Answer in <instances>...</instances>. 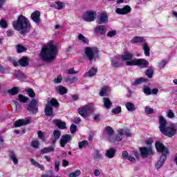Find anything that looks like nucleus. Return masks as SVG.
I'll list each match as a JSON object with an SVG mask.
<instances>
[{
	"label": "nucleus",
	"mask_w": 177,
	"mask_h": 177,
	"mask_svg": "<svg viewBox=\"0 0 177 177\" xmlns=\"http://www.w3.org/2000/svg\"><path fill=\"white\" fill-rule=\"evenodd\" d=\"M58 52L57 45H56L53 41L50 40L43 46L40 51L39 57L43 62L49 63L56 59Z\"/></svg>",
	"instance_id": "nucleus-1"
},
{
	"label": "nucleus",
	"mask_w": 177,
	"mask_h": 177,
	"mask_svg": "<svg viewBox=\"0 0 177 177\" xmlns=\"http://www.w3.org/2000/svg\"><path fill=\"white\" fill-rule=\"evenodd\" d=\"M14 30L19 31L20 34L24 35L25 32H28L31 28V24L27 17L19 15L16 21L12 23Z\"/></svg>",
	"instance_id": "nucleus-2"
},
{
	"label": "nucleus",
	"mask_w": 177,
	"mask_h": 177,
	"mask_svg": "<svg viewBox=\"0 0 177 177\" xmlns=\"http://www.w3.org/2000/svg\"><path fill=\"white\" fill-rule=\"evenodd\" d=\"M159 129L163 135L165 136H168V138H172L175 133H176V129L175 126L171 125L170 127H167L168 122H167V120L165 119L162 116H159Z\"/></svg>",
	"instance_id": "nucleus-3"
},
{
	"label": "nucleus",
	"mask_w": 177,
	"mask_h": 177,
	"mask_svg": "<svg viewBox=\"0 0 177 177\" xmlns=\"http://www.w3.org/2000/svg\"><path fill=\"white\" fill-rule=\"evenodd\" d=\"M95 106L93 104H88L84 106H82L78 109L80 115H82L84 118H86L92 111H94Z\"/></svg>",
	"instance_id": "nucleus-4"
},
{
	"label": "nucleus",
	"mask_w": 177,
	"mask_h": 177,
	"mask_svg": "<svg viewBox=\"0 0 177 177\" xmlns=\"http://www.w3.org/2000/svg\"><path fill=\"white\" fill-rule=\"evenodd\" d=\"M52 107H59V102L55 98H52L48 102V104L46 106L44 110L46 115H48L49 117H50V115L53 114V108Z\"/></svg>",
	"instance_id": "nucleus-5"
},
{
	"label": "nucleus",
	"mask_w": 177,
	"mask_h": 177,
	"mask_svg": "<svg viewBox=\"0 0 177 177\" xmlns=\"http://www.w3.org/2000/svg\"><path fill=\"white\" fill-rule=\"evenodd\" d=\"M127 66H138L142 68L149 67V62L145 59H135L133 61L127 62Z\"/></svg>",
	"instance_id": "nucleus-6"
},
{
	"label": "nucleus",
	"mask_w": 177,
	"mask_h": 177,
	"mask_svg": "<svg viewBox=\"0 0 177 177\" xmlns=\"http://www.w3.org/2000/svg\"><path fill=\"white\" fill-rule=\"evenodd\" d=\"M84 53L88 60L92 62L95 59V55L97 53V48L96 47H86L84 50Z\"/></svg>",
	"instance_id": "nucleus-7"
},
{
	"label": "nucleus",
	"mask_w": 177,
	"mask_h": 177,
	"mask_svg": "<svg viewBox=\"0 0 177 177\" xmlns=\"http://www.w3.org/2000/svg\"><path fill=\"white\" fill-rule=\"evenodd\" d=\"M96 16H97V14L95 11L88 10L84 13L83 16V20H84V21L91 23V21H95Z\"/></svg>",
	"instance_id": "nucleus-8"
},
{
	"label": "nucleus",
	"mask_w": 177,
	"mask_h": 177,
	"mask_svg": "<svg viewBox=\"0 0 177 177\" xmlns=\"http://www.w3.org/2000/svg\"><path fill=\"white\" fill-rule=\"evenodd\" d=\"M124 135H126V136H127L128 138L132 136V133H131V131H129V130L128 129L122 130L120 129L119 130H118V133L116 134L115 140H117V142H121V140H122V138L124 137Z\"/></svg>",
	"instance_id": "nucleus-9"
},
{
	"label": "nucleus",
	"mask_w": 177,
	"mask_h": 177,
	"mask_svg": "<svg viewBox=\"0 0 177 177\" xmlns=\"http://www.w3.org/2000/svg\"><path fill=\"white\" fill-rule=\"evenodd\" d=\"M37 104H38V100L32 99L28 105V111L32 113V114H37V113H38V106H37Z\"/></svg>",
	"instance_id": "nucleus-10"
},
{
	"label": "nucleus",
	"mask_w": 177,
	"mask_h": 177,
	"mask_svg": "<svg viewBox=\"0 0 177 177\" xmlns=\"http://www.w3.org/2000/svg\"><path fill=\"white\" fill-rule=\"evenodd\" d=\"M155 146L157 151L162 153V156H167V154H168V149L164 146L163 143L157 141L155 144Z\"/></svg>",
	"instance_id": "nucleus-11"
},
{
	"label": "nucleus",
	"mask_w": 177,
	"mask_h": 177,
	"mask_svg": "<svg viewBox=\"0 0 177 177\" xmlns=\"http://www.w3.org/2000/svg\"><path fill=\"white\" fill-rule=\"evenodd\" d=\"M140 152L141 156H152V154H154L152 146L141 147H140Z\"/></svg>",
	"instance_id": "nucleus-12"
},
{
	"label": "nucleus",
	"mask_w": 177,
	"mask_h": 177,
	"mask_svg": "<svg viewBox=\"0 0 177 177\" xmlns=\"http://www.w3.org/2000/svg\"><path fill=\"white\" fill-rule=\"evenodd\" d=\"M120 57V59L122 62H126L127 66H128V62H132L133 61V54L129 51H125Z\"/></svg>",
	"instance_id": "nucleus-13"
},
{
	"label": "nucleus",
	"mask_w": 177,
	"mask_h": 177,
	"mask_svg": "<svg viewBox=\"0 0 177 177\" xmlns=\"http://www.w3.org/2000/svg\"><path fill=\"white\" fill-rule=\"evenodd\" d=\"M31 122V118H27L25 119H19L17 120L15 124L14 127L15 128H19L20 127H23L24 125H28Z\"/></svg>",
	"instance_id": "nucleus-14"
},
{
	"label": "nucleus",
	"mask_w": 177,
	"mask_h": 177,
	"mask_svg": "<svg viewBox=\"0 0 177 177\" xmlns=\"http://www.w3.org/2000/svg\"><path fill=\"white\" fill-rule=\"evenodd\" d=\"M111 66L112 67H121L122 66V60L120 55H116L113 57L111 59Z\"/></svg>",
	"instance_id": "nucleus-15"
},
{
	"label": "nucleus",
	"mask_w": 177,
	"mask_h": 177,
	"mask_svg": "<svg viewBox=\"0 0 177 177\" xmlns=\"http://www.w3.org/2000/svg\"><path fill=\"white\" fill-rule=\"evenodd\" d=\"M70 140H71V136L68 134L62 136L59 141L61 147H64Z\"/></svg>",
	"instance_id": "nucleus-16"
},
{
	"label": "nucleus",
	"mask_w": 177,
	"mask_h": 177,
	"mask_svg": "<svg viewBox=\"0 0 177 177\" xmlns=\"http://www.w3.org/2000/svg\"><path fill=\"white\" fill-rule=\"evenodd\" d=\"M131 8L129 6H125L123 8H116L115 13L118 15H128L131 13Z\"/></svg>",
	"instance_id": "nucleus-17"
},
{
	"label": "nucleus",
	"mask_w": 177,
	"mask_h": 177,
	"mask_svg": "<svg viewBox=\"0 0 177 177\" xmlns=\"http://www.w3.org/2000/svg\"><path fill=\"white\" fill-rule=\"evenodd\" d=\"M31 19L37 24L41 23V12L35 11L34 12H32L31 15Z\"/></svg>",
	"instance_id": "nucleus-18"
},
{
	"label": "nucleus",
	"mask_w": 177,
	"mask_h": 177,
	"mask_svg": "<svg viewBox=\"0 0 177 177\" xmlns=\"http://www.w3.org/2000/svg\"><path fill=\"white\" fill-rule=\"evenodd\" d=\"M109 22V17H107V14L102 13L97 19L98 24H106V23Z\"/></svg>",
	"instance_id": "nucleus-19"
},
{
	"label": "nucleus",
	"mask_w": 177,
	"mask_h": 177,
	"mask_svg": "<svg viewBox=\"0 0 177 177\" xmlns=\"http://www.w3.org/2000/svg\"><path fill=\"white\" fill-rule=\"evenodd\" d=\"M95 32H96V34L104 35V34L107 32V28L104 26L98 25L95 28Z\"/></svg>",
	"instance_id": "nucleus-20"
},
{
	"label": "nucleus",
	"mask_w": 177,
	"mask_h": 177,
	"mask_svg": "<svg viewBox=\"0 0 177 177\" xmlns=\"http://www.w3.org/2000/svg\"><path fill=\"white\" fill-rule=\"evenodd\" d=\"M165 160H167V156H161L159 160L155 165V168L157 171H159L160 168L164 165L165 162Z\"/></svg>",
	"instance_id": "nucleus-21"
},
{
	"label": "nucleus",
	"mask_w": 177,
	"mask_h": 177,
	"mask_svg": "<svg viewBox=\"0 0 177 177\" xmlns=\"http://www.w3.org/2000/svg\"><path fill=\"white\" fill-rule=\"evenodd\" d=\"M104 103V107L105 109H111L113 107V102H111V100H110V98L109 97H104L102 100Z\"/></svg>",
	"instance_id": "nucleus-22"
},
{
	"label": "nucleus",
	"mask_w": 177,
	"mask_h": 177,
	"mask_svg": "<svg viewBox=\"0 0 177 177\" xmlns=\"http://www.w3.org/2000/svg\"><path fill=\"white\" fill-rule=\"evenodd\" d=\"M96 73H97V68H91L89 71L84 73V77H95L96 75Z\"/></svg>",
	"instance_id": "nucleus-23"
},
{
	"label": "nucleus",
	"mask_w": 177,
	"mask_h": 177,
	"mask_svg": "<svg viewBox=\"0 0 177 177\" xmlns=\"http://www.w3.org/2000/svg\"><path fill=\"white\" fill-rule=\"evenodd\" d=\"M122 158L124 160H128L130 162H136V160H139V158H140V156H123Z\"/></svg>",
	"instance_id": "nucleus-24"
},
{
	"label": "nucleus",
	"mask_w": 177,
	"mask_h": 177,
	"mask_svg": "<svg viewBox=\"0 0 177 177\" xmlns=\"http://www.w3.org/2000/svg\"><path fill=\"white\" fill-rule=\"evenodd\" d=\"M142 49L144 50V54L146 57H150V47L147 43H143L142 44Z\"/></svg>",
	"instance_id": "nucleus-25"
},
{
	"label": "nucleus",
	"mask_w": 177,
	"mask_h": 177,
	"mask_svg": "<svg viewBox=\"0 0 177 177\" xmlns=\"http://www.w3.org/2000/svg\"><path fill=\"white\" fill-rule=\"evenodd\" d=\"M54 124L59 129H66V122H62V120H54Z\"/></svg>",
	"instance_id": "nucleus-26"
},
{
	"label": "nucleus",
	"mask_w": 177,
	"mask_h": 177,
	"mask_svg": "<svg viewBox=\"0 0 177 177\" xmlns=\"http://www.w3.org/2000/svg\"><path fill=\"white\" fill-rule=\"evenodd\" d=\"M77 39L80 41V42H82V44H86V45H88L89 44V39L86 38L84 35L82 34H79L77 36Z\"/></svg>",
	"instance_id": "nucleus-27"
},
{
	"label": "nucleus",
	"mask_w": 177,
	"mask_h": 177,
	"mask_svg": "<svg viewBox=\"0 0 177 177\" xmlns=\"http://www.w3.org/2000/svg\"><path fill=\"white\" fill-rule=\"evenodd\" d=\"M66 5L64 4V3L62 2V1H57L54 3V8H55V9H58V10H62V9H64Z\"/></svg>",
	"instance_id": "nucleus-28"
},
{
	"label": "nucleus",
	"mask_w": 177,
	"mask_h": 177,
	"mask_svg": "<svg viewBox=\"0 0 177 177\" xmlns=\"http://www.w3.org/2000/svg\"><path fill=\"white\" fill-rule=\"evenodd\" d=\"M145 41V39L142 37H135L131 40V44H140Z\"/></svg>",
	"instance_id": "nucleus-29"
},
{
	"label": "nucleus",
	"mask_w": 177,
	"mask_h": 177,
	"mask_svg": "<svg viewBox=\"0 0 177 177\" xmlns=\"http://www.w3.org/2000/svg\"><path fill=\"white\" fill-rule=\"evenodd\" d=\"M57 91L59 95H65V93H67V88L63 86L57 87Z\"/></svg>",
	"instance_id": "nucleus-30"
},
{
	"label": "nucleus",
	"mask_w": 177,
	"mask_h": 177,
	"mask_svg": "<svg viewBox=\"0 0 177 177\" xmlns=\"http://www.w3.org/2000/svg\"><path fill=\"white\" fill-rule=\"evenodd\" d=\"M126 108L128 110V111H135L136 109L135 108V104L131 102H127L126 103Z\"/></svg>",
	"instance_id": "nucleus-31"
},
{
	"label": "nucleus",
	"mask_w": 177,
	"mask_h": 177,
	"mask_svg": "<svg viewBox=\"0 0 177 177\" xmlns=\"http://www.w3.org/2000/svg\"><path fill=\"white\" fill-rule=\"evenodd\" d=\"M53 135L54 136L55 140H53V142L55 143L57 139H59L60 136H62V133L59 130H54Z\"/></svg>",
	"instance_id": "nucleus-32"
},
{
	"label": "nucleus",
	"mask_w": 177,
	"mask_h": 177,
	"mask_svg": "<svg viewBox=\"0 0 177 177\" xmlns=\"http://www.w3.org/2000/svg\"><path fill=\"white\" fill-rule=\"evenodd\" d=\"M30 162L32 165H34L37 168H39L40 169H41V171H44V165H39V163H38V162H37L35 160L31 158Z\"/></svg>",
	"instance_id": "nucleus-33"
},
{
	"label": "nucleus",
	"mask_w": 177,
	"mask_h": 177,
	"mask_svg": "<svg viewBox=\"0 0 177 177\" xmlns=\"http://www.w3.org/2000/svg\"><path fill=\"white\" fill-rule=\"evenodd\" d=\"M19 91H20V88L13 87L12 88L8 90V93L14 96L15 95H17V93H19Z\"/></svg>",
	"instance_id": "nucleus-34"
},
{
	"label": "nucleus",
	"mask_w": 177,
	"mask_h": 177,
	"mask_svg": "<svg viewBox=\"0 0 177 177\" xmlns=\"http://www.w3.org/2000/svg\"><path fill=\"white\" fill-rule=\"evenodd\" d=\"M19 64L22 66V67H26V66H28V60L27 57H24L21 59H19Z\"/></svg>",
	"instance_id": "nucleus-35"
},
{
	"label": "nucleus",
	"mask_w": 177,
	"mask_h": 177,
	"mask_svg": "<svg viewBox=\"0 0 177 177\" xmlns=\"http://www.w3.org/2000/svg\"><path fill=\"white\" fill-rule=\"evenodd\" d=\"M77 81H78V77H77L68 76L66 78V82H69L70 84H75V82H77Z\"/></svg>",
	"instance_id": "nucleus-36"
},
{
	"label": "nucleus",
	"mask_w": 177,
	"mask_h": 177,
	"mask_svg": "<svg viewBox=\"0 0 177 177\" xmlns=\"http://www.w3.org/2000/svg\"><path fill=\"white\" fill-rule=\"evenodd\" d=\"M53 150H55L53 147H45L41 149V153L42 154H47V153H50V151H53Z\"/></svg>",
	"instance_id": "nucleus-37"
},
{
	"label": "nucleus",
	"mask_w": 177,
	"mask_h": 177,
	"mask_svg": "<svg viewBox=\"0 0 177 177\" xmlns=\"http://www.w3.org/2000/svg\"><path fill=\"white\" fill-rule=\"evenodd\" d=\"M26 50H27V48L20 44L17 46V53H23V52H26Z\"/></svg>",
	"instance_id": "nucleus-38"
},
{
	"label": "nucleus",
	"mask_w": 177,
	"mask_h": 177,
	"mask_svg": "<svg viewBox=\"0 0 177 177\" xmlns=\"http://www.w3.org/2000/svg\"><path fill=\"white\" fill-rule=\"evenodd\" d=\"M88 143L87 140H83L78 143L79 149H84L88 146Z\"/></svg>",
	"instance_id": "nucleus-39"
},
{
	"label": "nucleus",
	"mask_w": 177,
	"mask_h": 177,
	"mask_svg": "<svg viewBox=\"0 0 177 177\" xmlns=\"http://www.w3.org/2000/svg\"><path fill=\"white\" fill-rule=\"evenodd\" d=\"M30 145L33 149H39V141L37 140H32Z\"/></svg>",
	"instance_id": "nucleus-40"
},
{
	"label": "nucleus",
	"mask_w": 177,
	"mask_h": 177,
	"mask_svg": "<svg viewBox=\"0 0 177 177\" xmlns=\"http://www.w3.org/2000/svg\"><path fill=\"white\" fill-rule=\"evenodd\" d=\"M153 74H154V72L151 68H149L145 71V75L148 78H153Z\"/></svg>",
	"instance_id": "nucleus-41"
},
{
	"label": "nucleus",
	"mask_w": 177,
	"mask_h": 177,
	"mask_svg": "<svg viewBox=\"0 0 177 177\" xmlns=\"http://www.w3.org/2000/svg\"><path fill=\"white\" fill-rule=\"evenodd\" d=\"M115 35H117V30H109L106 35L109 38H113V37H115Z\"/></svg>",
	"instance_id": "nucleus-42"
},
{
	"label": "nucleus",
	"mask_w": 177,
	"mask_h": 177,
	"mask_svg": "<svg viewBox=\"0 0 177 177\" xmlns=\"http://www.w3.org/2000/svg\"><path fill=\"white\" fill-rule=\"evenodd\" d=\"M18 99L19 102H21L22 103H26V102L28 100V97L23 95H19Z\"/></svg>",
	"instance_id": "nucleus-43"
},
{
	"label": "nucleus",
	"mask_w": 177,
	"mask_h": 177,
	"mask_svg": "<svg viewBox=\"0 0 177 177\" xmlns=\"http://www.w3.org/2000/svg\"><path fill=\"white\" fill-rule=\"evenodd\" d=\"M0 28H8V23L6 22V20H0Z\"/></svg>",
	"instance_id": "nucleus-44"
},
{
	"label": "nucleus",
	"mask_w": 177,
	"mask_h": 177,
	"mask_svg": "<svg viewBox=\"0 0 177 177\" xmlns=\"http://www.w3.org/2000/svg\"><path fill=\"white\" fill-rule=\"evenodd\" d=\"M26 91L28 93V95L30 96V97H35V93H34L33 89L27 88Z\"/></svg>",
	"instance_id": "nucleus-45"
},
{
	"label": "nucleus",
	"mask_w": 177,
	"mask_h": 177,
	"mask_svg": "<svg viewBox=\"0 0 177 177\" xmlns=\"http://www.w3.org/2000/svg\"><path fill=\"white\" fill-rule=\"evenodd\" d=\"M105 131L106 132V133L109 136H113V134L114 133V131H113V129H111L110 127H106L105 128Z\"/></svg>",
	"instance_id": "nucleus-46"
},
{
	"label": "nucleus",
	"mask_w": 177,
	"mask_h": 177,
	"mask_svg": "<svg viewBox=\"0 0 177 177\" xmlns=\"http://www.w3.org/2000/svg\"><path fill=\"white\" fill-rule=\"evenodd\" d=\"M80 175H81V171L80 170H77L75 172H72L69 174L70 177H77V176H80Z\"/></svg>",
	"instance_id": "nucleus-47"
},
{
	"label": "nucleus",
	"mask_w": 177,
	"mask_h": 177,
	"mask_svg": "<svg viewBox=\"0 0 177 177\" xmlns=\"http://www.w3.org/2000/svg\"><path fill=\"white\" fill-rule=\"evenodd\" d=\"M145 112L147 114H153V113H154V110L151 109V107L150 106H146L145 109Z\"/></svg>",
	"instance_id": "nucleus-48"
},
{
	"label": "nucleus",
	"mask_w": 177,
	"mask_h": 177,
	"mask_svg": "<svg viewBox=\"0 0 177 177\" xmlns=\"http://www.w3.org/2000/svg\"><path fill=\"white\" fill-rule=\"evenodd\" d=\"M143 92L145 95H149L151 93V89L149 86H145L143 88Z\"/></svg>",
	"instance_id": "nucleus-49"
},
{
	"label": "nucleus",
	"mask_w": 177,
	"mask_h": 177,
	"mask_svg": "<svg viewBox=\"0 0 177 177\" xmlns=\"http://www.w3.org/2000/svg\"><path fill=\"white\" fill-rule=\"evenodd\" d=\"M167 63H168V62H167V60H165V59L160 61L159 63V68H160V70L164 68V67H165V65Z\"/></svg>",
	"instance_id": "nucleus-50"
},
{
	"label": "nucleus",
	"mask_w": 177,
	"mask_h": 177,
	"mask_svg": "<svg viewBox=\"0 0 177 177\" xmlns=\"http://www.w3.org/2000/svg\"><path fill=\"white\" fill-rule=\"evenodd\" d=\"M10 160H11V161H12L15 165L19 163V159L16 158V156H10Z\"/></svg>",
	"instance_id": "nucleus-51"
},
{
	"label": "nucleus",
	"mask_w": 177,
	"mask_h": 177,
	"mask_svg": "<svg viewBox=\"0 0 177 177\" xmlns=\"http://www.w3.org/2000/svg\"><path fill=\"white\" fill-rule=\"evenodd\" d=\"M115 154V149H110L106 153V156H114Z\"/></svg>",
	"instance_id": "nucleus-52"
},
{
	"label": "nucleus",
	"mask_w": 177,
	"mask_h": 177,
	"mask_svg": "<svg viewBox=\"0 0 177 177\" xmlns=\"http://www.w3.org/2000/svg\"><path fill=\"white\" fill-rule=\"evenodd\" d=\"M113 114H120L121 113V106H118L112 110Z\"/></svg>",
	"instance_id": "nucleus-53"
},
{
	"label": "nucleus",
	"mask_w": 177,
	"mask_h": 177,
	"mask_svg": "<svg viewBox=\"0 0 177 177\" xmlns=\"http://www.w3.org/2000/svg\"><path fill=\"white\" fill-rule=\"evenodd\" d=\"M10 62L15 67H17V66L20 64L19 62H18L16 59L12 58L10 59Z\"/></svg>",
	"instance_id": "nucleus-54"
},
{
	"label": "nucleus",
	"mask_w": 177,
	"mask_h": 177,
	"mask_svg": "<svg viewBox=\"0 0 177 177\" xmlns=\"http://www.w3.org/2000/svg\"><path fill=\"white\" fill-rule=\"evenodd\" d=\"M106 92H107V87L104 86L100 92V96H104V95H106Z\"/></svg>",
	"instance_id": "nucleus-55"
},
{
	"label": "nucleus",
	"mask_w": 177,
	"mask_h": 177,
	"mask_svg": "<svg viewBox=\"0 0 177 177\" xmlns=\"http://www.w3.org/2000/svg\"><path fill=\"white\" fill-rule=\"evenodd\" d=\"M70 131L71 133H74L77 131V125L73 124L70 127Z\"/></svg>",
	"instance_id": "nucleus-56"
},
{
	"label": "nucleus",
	"mask_w": 177,
	"mask_h": 177,
	"mask_svg": "<svg viewBox=\"0 0 177 177\" xmlns=\"http://www.w3.org/2000/svg\"><path fill=\"white\" fill-rule=\"evenodd\" d=\"M143 81H146V80H145L142 77L137 79L134 82V85H139L140 84H142V82H143Z\"/></svg>",
	"instance_id": "nucleus-57"
},
{
	"label": "nucleus",
	"mask_w": 177,
	"mask_h": 177,
	"mask_svg": "<svg viewBox=\"0 0 177 177\" xmlns=\"http://www.w3.org/2000/svg\"><path fill=\"white\" fill-rule=\"evenodd\" d=\"M66 74H77V71H74V68H70L65 71Z\"/></svg>",
	"instance_id": "nucleus-58"
},
{
	"label": "nucleus",
	"mask_w": 177,
	"mask_h": 177,
	"mask_svg": "<svg viewBox=\"0 0 177 177\" xmlns=\"http://www.w3.org/2000/svg\"><path fill=\"white\" fill-rule=\"evenodd\" d=\"M60 167V162L59 161H55V169L57 172H59V169Z\"/></svg>",
	"instance_id": "nucleus-59"
},
{
	"label": "nucleus",
	"mask_w": 177,
	"mask_h": 177,
	"mask_svg": "<svg viewBox=\"0 0 177 177\" xmlns=\"http://www.w3.org/2000/svg\"><path fill=\"white\" fill-rule=\"evenodd\" d=\"M37 135L39 139H41V140H45V136H44V133H42V131H38Z\"/></svg>",
	"instance_id": "nucleus-60"
},
{
	"label": "nucleus",
	"mask_w": 177,
	"mask_h": 177,
	"mask_svg": "<svg viewBox=\"0 0 177 177\" xmlns=\"http://www.w3.org/2000/svg\"><path fill=\"white\" fill-rule=\"evenodd\" d=\"M167 117L168 118H174V117H175V114L172 112V110H169L167 112Z\"/></svg>",
	"instance_id": "nucleus-61"
},
{
	"label": "nucleus",
	"mask_w": 177,
	"mask_h": 177,
	"mask_svg": "<svg viewBox=\"0 0 177 177\" xmlns=\"http://www.w3.org/2000/svg\"><path fill=\"white\" fill-rule=\"evenodd\" d=\"M63 78H62V75H58L56 79H55V84H60L62 82Z\"/></svg>",
	"instance_id": "nucleus-62"
},
{
	"label": "nucleus",
	"mask_w": 177,
	"mask_h": 177,
	"mask_svg": "<svg viewBox=\"0 0 177 177\" xmlns=\"http://www.w3.org/2000/svg\"><path fill=\"white\" fill-rule=\"evenodd\" d=\"M15 75H16L17 78H18V80H20V78H21V77L23 76V73H21V71H18L15 73Z\"/></svg>",
	"instance_id": "nucleus-63"
},
{
	"label": "nucleus",
	"mask_w": 177,
	"mask_h": 177,
	"mask_svg": "<svg viewBox=\"0 0 177 177\" xmlns=\"http://www.w3.org/2000/svg\"><path fill=\"white\" fill-rule=\"evenodd\" d=\"M153 140L151 138H149L148 139L147 141H146V145L147 146H151V145H153Z\"/></svg>",
	"instance_id": "nucleus-64"
}]
</instances>
